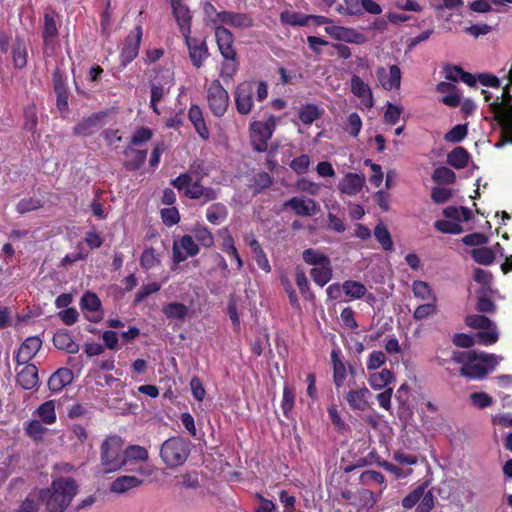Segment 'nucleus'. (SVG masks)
Masks as SVG:
<instances>
[{
    "mask_svg": "<svg viewBox=\"0 0 512 512\" xmlns=\"http://www.w3.org/2000/svg\"><path fill=\"white\" fill-rule=\"evenodd\" d=\"M452 360L461 364L460 375L471 380L484 379L498 363L495 355L474 350L454 351Z\"/></svg>",
    "mask_w": 512,
    "mask_h": 512,
    "instance_id": "f257e3e1",
    "label": "nucleus"
},
{
    "mask_svg": "<svg viewBox=\"0 0 512 512\" xmlns=\"http://www.w3.org/2000/svg\"><path fill=\"white\" fill-rule=\"evenodd\" d=\"M78 492V485L71 477L53 479L50 487L40 491V499L47 512H64Z\"/></svg>",
    "mask_w": 512,
    "mask_h": 512,
    "instance_id": "f03ea898",
    "label": "nucleus"
},
{
    "mask_svg": "<svg viewBox=\"0 0 512 512\" xmlns=\"http://www.w3.org/2000/svg\"><path fill=\"white\" fill-rule=\"evenodd\" d=\"M256 93L258 102L264 101L268 96V86L265 81H243L234 90L236 110L241 115L249 114L254 106L253 95Z\"/></svg>",
    "mask_w": 512,
    "mask_h": 512,
    "instance_id": "7ed1b4c3",
    "label": "nucleus"
},
{
    "mask_svg": "<svg viewBox=\"0 0 512 512\" xmlns=\"http://www.w3.org/2000/svg\"><path fill=\"white\" fill-rule=\"evenodd\" d=\"M201 181L200 178L193 181L191 174L181 173L171 184L191 200H200L202 204L215 201L219 196L218 190L202 185Z\"/></svg>",
    "mask_w": 512,
    "mask_h": 512,
    "instance_id": "20e7f679",
    "label": "nucleus"
},
{
    "mask_svg": "<svg viewBox=\"0 0 512 512\" xmlns=\"http://www.w3.org/2000/svg\"><path fill=\"white\" fill-rule=\"evenodd\" d=\"M189 440L173 436L163 442L160 448V457L169 468H176L185 463L191 452Z\"/></svg>",
    "mask_w": 512,
    "mask_h": 512,
    "instance_id": "39448f33",
    "label": "nucleus"
},
{
    "mask_svg": "<svg viewBox=\"0 0 512 512\" xmlns=\"http://www.w3.org/2000/svg\"><path fill=\"white\" fill-rule=\"evenodd\" d=\"M100 452L101 465L104 472H114L125 465V454L121 437L117 435L106 437L101 444Z\"/></svg>",
    "mask_w": 512,
    "mask_h": 512,
    "instance_id": "423d86ee",
    "label": "nucleus"
},
{
    "mask_svg": "<svg viewBox=\"0 0 512 512\" xmlns=\"http://www.w3.org/2000/svg\"><path fill=\"white\" fill-rule=\"evenodd\" d=\"M508 99L500 101L497 97L495 101L490 104L491 112L494 119L501 128V136L504 142L512 143V104L510 103L511 96Z\"/></svg>",
    "mask_w": 512,
    "mask_h": 512,
    "instance_id": "0eeeda50",
    "label": "nucleus"
},
{
    "mask_svg": "<svg viewBox=\"0 0 512 512\" xmlns=\"http://www.w3.org/2000/svg\"><path fill=\"white\" fill-rule=\"evenodd\" d=\"M276 127V118L271 115L266 121H254L250 125L251 144L255 151L265 152L268 141L271 139Z\"/></svg>",
    "mask_w": 512,
    "mask_h": 512,
    "instance_id": "6e6552de",
    "label": "nucleus"
},
{
    "mask_svg": "<svg viewBox=\"0 0 512 512\" xmlns=\"http://www.w3.org/2000/svg\"><path fill=\"white\" fill-rule=\"evenodd\" d=\"M174 84L173 74L169 70L161 69L157 71L155 77L150 80V107L157 115L160 114L158 103L169 93Z\"/></svg>",
    "mask_w": 512,
    "mask_h": 512,
    "instance_id": "1a4fd4ad",
    "label": "nucleus"
},
{
    "mask_svg": "<svg viewBox=\"0 0 512 512\" xmlns=\"http://www.w3.org/2000/svg\"><path fill=\"white\" fill-rule=\"evenodd\" d=\"M207 102L216 117H222L229 107V94L218 79L213 80L207 88Z\"/></svg>",
    "mask_w": 512,
    "mask_h": 512,
    "instance_id": "9d476101",
    "label": "nucleus"
},
{
    "mask_svg": "<svg viewBox=\"0 0 512 512\" xmlns=\"http://www.w3.org/2000/svg\"><path fill=\"white\" fill-rule=\"evenodd\" d=\"M143 36V28L137 25L125 38L123 47L120 51V65L125 68L135 58H137Z\"/></svg>",
    "mask_w": 512,
    "mask_h": 512,
    "instance_id": "9b49d317",
    "label": "nucleus"
},
{
    "mask_svg": "<svg viewBox=\"0 0 512 512\" xmlns=\"http://www.w3.org/2000/svg\"><path fill=\"white\" fill-rule=\"evenodd\" d=\"M217 48L224 60H236L237 50L233 33L225 26H217L214 31Z\"/></svg>",
    "mask_w": 512,
    "mask_h": 512,
    "instance_id": "f8f14e48",
    "label": "nucleus"
},
{
    "mask_svg": "<svg viewBox=\"0 0 512 512\" xmlns=\"http://www.w3.org/2000/svg\"><path fill=\"white\" fill-rule=\"evenodd\" d=\"M183 37L192 65L197 69L201 68L210 56L206 40H199L192 37L191 34L184 35Z\"/></svg>",
    "mask_w": 512,
    "mask_h": 512,
    "instance_id": "ddd939ff",
    "label": "nucleus"
},
{
    "mask_svg": "<svg viewBox=\"0 0 512 512\" xmlns=\"http://www.w3.org/2000/svg\"><path fill=\"white\" fill-rule=\"evenodd\" d=\"M173 16L179 26L182 36L191 34L192 32V15L189 7L183 0H171Z\"/></svg>",
    "mask_w": 512,
    "mask_h": 512,
    "instance_id": "4468645a",
    "label": "nucleus"
},
{
    "mask_svg": "<svg viewBox=\"0 0 512 512\" xmlns=\"http://www.w3.org/2000/svg\"><path fill=\"white\" fill-rule=\"evenodd\" d=\"M325 31L333 39H336L338 41L353 44H363L366 42V37L354 28L332 25L327 26L325 28Z\"/></svg>",
    "mask_w": 512,
    "mask_h": 512,
    "instance_id": "2eb2a0df",
    "label": "nucleus"
},
{
    "mask_svg": "<svg viewBox=\"0 0 512 512\" xmlns=\"http://www.w3.org/2000/svg\"><path fill=\"white\" fill-rule=\"evenodd\" d=\"M376 76L383 89L390 91L400 88L401 69L398 65H390L389 71L380 66L376 70Z\"/></svg>",
    "mask_w": 512,
    "mask_h": 512,
    "instance_id": "dca6fc26",
    "label": "nucleus"
},
{
    "mask_svg": "<svg viewBox=\"0 0 512 512\" xmlns=\"http://www.w3.org/2000/svg\"><path fill=\"white\" fill-rule=\"evenodd\" d=\"M42 346V341L37 336L26 338L20 345L15 357L17 365L27 364L38 353Z\"/></svg>",
    "mask_w": 512,
    "mask_h": 512,
    "instance_id": "f3484780",
    "label": "nucleus"
},
{
    "mask_svg": "<svg viewBox=\"0 0 512 512\" xmlns=\"http://www.w3.org/2000/svg\"><path fill=\"white\" fill-rule=\"evenodd\" d=\"M283 208H290L298 216L310 217L316 213L315 200L305 197H292L283 203Z\"/></svg>",
    "mask_w": 512,
    "mask_h": 512,
    "instance_id": "a211bd4d",
    "label": "nucleus"
},
{
    "mask_svg": "<svg viewBox=\"0 0 512 512\" xmlns=\"http://www.w3.org/2000/svg\"><path fill=\"white\" fill-rule=\"evenodd\" d=\"M123 155L125 157L123 167L127 171L134 172L138 171L145 163L147 158V150H141L132 146H127L123 150Z\"/></svg>",
    "mask_w": 512,
    "mask_h": 512,
    "instance_id": "6ab92c4d",
    "label": "nucleus"
},
{
    "mask_svg": "<svg viewBox=\"0 0 512 512\" xmlns=\"http://www.w3.org/2000/svg\"><path fill=\"white\" fill-rule=\"evenodd\" d=\"M105 113H93L87 118H83L73 128V134L76 136L87 137L95 132V129L100 126Z\"/></svg>",
    "mask_w": 512,
    "mask_h": 512,
    "instance_id": "aec40b11",
    "label": "nucleus"
},
{
    "mask_svg": "<svg viewBox=\"0 0 512 512\" xmlns=\"http://www.w3.org/2000/svg\"><path fill=\"white\" fill-rule=\"evenodd\" d=\"M351 91L352 93L361 100V103L366 108H371L374 105V99L372 90L367 83H365L361 77L353 75L351 78Z\"/></svg>",
    "mask_w": 512,
    "mask_h": 512,
    "instance_id": "412c9836",
    "label": "nucleus"
},
{
    "mask_svg": "<svg viewBox=\"0 0 512 512\" xmlns=\"http://www.w3.org/2000/svg\"><path fill=\"white\" fill-rule=\"evenodd\" d=\"M58 26L55 20L54 12H46L43 17L42 40L44 47L52 46L58 37Z\"/></svg>",
    "mask_w": 512,
    "mask_h": 512,
    "instance_id": "4be33fe9",
    "label": "nucleus"
},
{
    "mask_svg": "<svg viewBox=\"0 0 512 512\" xmlns=\"http://www.w3.org/2000/svg\"><path fill=\"white\" fill-rule=\"evenodd\" d=\"M25 366L17 373L16 382L25 390H31L38 384V369L34 364Z\"/></svg>",
    "mask_w": 512,
    "mask_h": 512,
    "instance_id": "5701e85b",
    "label": "nucleus"
},
{
    "mask_svg": "<svg viewBox=\"0 0 512 512\" xmlns=\"http://www.w3.org/2000/svg\"><path fill=\"white\" fill-rule=\"evenodd\" d=\"M73 372L68 368H60L54 372L49 380L48 387L53 392H59L73 381Z\"/></svg>",
    "mask_w": 512,
    "mask_h": 512,
    "instance_id": "b1692460",
    "label": "nucleus"
},
{
    "mask_svg": "<svg viewBox=\"0 0 512 512\" xmlns=\"http://www.w3.org/2000/svg\"><path fill=\"white\" fill-rule=\"evenodd\" d=\"M53 88L56 94V106L61 112L68 110V97L69 93L67 86L62 76L54 73L53 74Z\"/></svg>",
    "mask_w": 512,
    "mask_h": 512,
    "instance_id": "393cba45",
    "label": "nucleus"
},
{
    "mask_svg": "<svg viewBox=\"0 0 512 512\" xmlns=\"http://www.w3.org/2000/svg\"><path fill=\"white\" fill-rule=\"evenodd\" d=\"M370 395V391L366 387H363L357 390H350L346 394V400L352 410L364 411L368 406V398Z\"/></svg>",
    "mask_w": 512,
    "mask_h": 512,
    "instance_id": "a878e982",
    "label": "nucleus"
},
{
    "mask_svg": "<svg viewBox=\"0 0 512 512\" xmlns=\"http://www.w3.org/2000/svg\"><path fill=\"white\" fill-rule=\"evenodd\" d=\"M331 362L333 368V383L337 389L344 385L347 377L346 366L340 359V351L333 349L331 351Z\"/></svg>",
    "mask_w": 512,
    "mask_h": 512,
    "instance_id": "bb28decb",
    "label": "nucleus"
},
{
    "mask_svg": "<svg viewBox=\"0 0 512 512\" xmlns=\"http://www.w3.org/2000/svg\"><path fill=\"white\" fill-rule=\"evenodd\" d=\"M364 185V177L356 173H348L339 183V190L348 195H356Z\"/></svg>",
    "mask_w": 512,
    "mask_h": 512,
    "instance_id": "cd10ccee",
    "label": "nucleus"
},
{
    "mask_svg": "<svg viewBox=\"0 0 512 512\" xmlns=\"http://www.w3.org/2000/svg\"><path fill=\"white\" fill-rule=\"evenodd\" d=\"M53 344L59 349L70 354H76L79 351V345L74 342L67 331H58L53 336Z\"/></svg>",
    "mask_w": 512,
    "mask_h": 512,
    "instance_id": "c85d7f7f",
    "label": "nucleus"
},
{
    "mask_svg": "<svg viewBox=\"0 0 512 512\" xmlns=\"http://www.w3.org/2000/svg\"><path fill=\"white\" fill-rule=\"evenodd\" d=\"M13 64L15 68L22 69L27 65V47L25 41L17 36L12 47Z\"/></svg>",
    "mask_w": 512,
    "mask_h": 512,
    "instance_id": "c756f323",
    "label": "nucleus"
},
{
    "mask_svg": "<svg viewBox=\"0 0 512 512\" xmlns=\"http://www.w3.org/2000/svg\"><path fill=\"white\" fill-rule=\"evenodd\" d=\"M470 154L462 146L455 147L447 155V163L455 169H463L468 165Z\"/></svg>",
    "mask_w": 512,
    "mask_h": 512,
    "instance_id": "7c9ffc66",
    "label": "nucleus"
},
{
    "mask_svg": "<svg viewBox=\"0 0 512 512\" xmlns=\"http://www.w3.org/2000/svg\"><path fill=\"white\" fill-rule=\"evenodd\" d=\"M167 319L184 321L189 314L188 307L180 302H169L162 308Z\"/></svg>",
    "mask_w": 512,
    "mask_h": 512,
    "instance_id": "2f4dec72",
    "label": "nucleus"
},
{
    "mask_svg": "<svg viewBox=\"0 0 512 512\" xmlns=\"http://www.w3.org/2000/svg\"><path fill=\"white\" fill-rule=\"evenodd\" d=\"M198 245L204 248H211L214 245V236L209 228L201 223H196L191 230Z\"/></svg>",
    "mask_w": 512,
    "mask_h": 512,
    "instance_id": "473e14b6",
    "label": "nucleus"
},
{
    "mask_svg": "<svg viewBox=\"0 0 512 512\" xmlns=\"http://www.w3.org/2000/svg\"><path fill=\"white\" fill-rule=\"evenodd\" d=\"M228 217V209L221 202L211 204L206 210V219L213 225L224 222Z\"/></svg>",
    "mask_w": 512,
    "mask_h": 512,
    "instance_id": "72a5a7b5",
    "label": "nucleus"
},
{
    "mask_svg": "<svg viewBox=\"0 0 512 512\" xmlns=\"http://www.w3.org/2000/svg\"><path fill=\"white\" fill-rule=\"evenodd\" d=\"M313 281L320 287L325 286L332 279L331 260L310 270Z\"/></svg>",
    "mask_w": 512,
    "mask_h": 512,
    "instance_id": "f704fd0d",
    "label": "nucleus"
},
{
    "mask_svg": "<svg viewBox=\"0 0 512 512\" xmlns=\"http://www.w3.org/2000/svg\"><path fill=\"white\" fill-rule=\"evenodd\" d=\"M323 110L317 105L306 103L298 110V118L305 125H311L314 121L321 118Z\"/></svg>",
    "mask_w": 512,
    "mask_h": 512,
    "instance_id": "c9c22d12",
    "label": "nucleus"
},
{
    "mask_svg": "<svg viewBox=\"0 0 512 512\" xmlns=\"http://www.w3.org/2000/svg\"><path fill=\"white\" fill-rule=\"evenodd\" d=\"M143 480L136 476H120L111 484V491L115 493H124L132 488L142 484Z\"/></svg>",
    "mask_w": 512,
    "mask_h": 512,
    "instance_id": "e433bc0d",
    "label": "nucleus"
},
{
    "mask_svg": "<svg viewBox=\"0 0 512 512\" xmlns=\"http://www.w3.org/2000/svg\"><path fill=\"white\" fill-rule=\"evenodd\" d=\"M39 420L47 425H52L56 422V412H55V401L48 400L42 403L34 412Z\"/></svg>",
    "mask_w": 512,
    "mask_h": 512,
    "instance_id": "4c0bfd02",
    "label": "nucleus"
},
{
    "mask_svg": "<svg viewBox=\"0 0 512 512\" xmlns=\"http://www.w3.org/2000/svg\"><path fill=\"white\" fill-rule=\"evenodd\" d=\"M310 20L311 16L304 15L295 11L284 10L280 14V21L284 25L303 27L307 26Z\"/></svg>",
    "mask_w": 512,
    "mask_h": 512,
    "instance_id": "58836bf2",
    "label": "nucleus"
},
{
    "mask_svg": "<svg viewBox=\"0 0 512 512\" xmlns=\"http://www.w3.org/2000/svg\"><path fill=\"white\" fill-rule=\"evenodd\" d=\"M470 255L476 263L484 266H489L495 261V251L492 247L473 248Z\"/></svg>",
    "mask_w": 512,
    "mask_h": 512,
    "instance_id": "ea45409f",
    "label": "nucleus"
},
{
    "mask_svg": "<svg viewBox=\"0 0 512 512\" xmlns=\"http://www.w3.org/2000/svg\"><path fill=\"white\" fill-rule=\"evenodd\" d=\"M394 380V374L389 369H382L380 372L372 373L369 377V384L373 389H382Z\"/></svg>",
    "mask_w": 512,
    "mask_h": 512,
    "instance_id": "a19ab883",
    "label": "nucleus"
},
{
    "mask_svg": "<svg viewBox=\"0 0 512 512\" xmlns=\"http://www.w3.org/2000/svg\"><path fill=\"white\" fill-rule=\"evenodd\" d=\"M38 116L35 104H30L24 109V124L23 127L26 131L30 132L33 136L40 135L37 133Z\"/></svg>",
    "mask_w": 512,
    "mask_h": 512,
    "instance_id": "79ce46f5",
    "label": "nucleus"
},
{
    "mask_svg": "<svg viewBox=\"0 0 512 512\" xmlns=\"http://www.w3.org/2000/svg\"><path fill=\"white\" fill-rule=\"evenodd\" d=\"M342 290L351 299H361L366 295L367 289L364 284L355 280H346L342 284Z\"/></svg>",
    "mask_w": 512,
    "mask_h": 512,
    "instance_id": "37998d69",
    "label": "nucleus"
},
{
    "mask_svg": "<svg viewBox=\"0 0 512 512\" xmlns=\"http://www.w3.org/2000/svg\"><path fill=\"white\" fill-rule=\"evenodd\" d=\"M374 236L379 242L383 250L391 251L393 249V241L391 234L383 223H378L374 228Z\"/></svg>",
    "mask_w": 512,
    "mask_h": 512,
    "instance_id": "c03bdc74",
    "label": "nucleus"
},
{
    "mask_svg": "<svg viewBox=\"0 0 512 512\" xmlns=\"http://www.w3.org/2000/svg\"><path fill=\"white\" fill-rule=\"evenodd\" d=\"M302 258L305 263L313 265L314 267L320 266L330 261L327 255L313 248L305 249L302 253Z\"/></svg>",
    "mask_w": 512,
    "mask_h": 512,
    "instance_id": "a18cd8bd",
    "label": "nucleus"
},
{
    "mask_svg": "<svg viewBox=\"0 0 512 512\" xmlns=\"http://www.w3.org/2000/svg\"><path fill=\"white\" fill-rule=\"evenodd\" d=\"M432 180L437 184H454L456 174L450 168L441 166L434 170Z\"/></svg>",
    "mask_w": 512,
    "mask_h": 512,
    "instance_id": "49530a36",
    "label": "nucleus"
},
{
    "mask_svg": "<svg viewBox=\"0 0 512 512\" xmlns=\"http://www.w3.org/2000/svg\"><path fill=\"white\" fill-rule=\"evenodd\" d=\"M295 404V390L290 385H284L283 387V398L281 402V408L285 417L289 418V414L294 408Z\"/></svg>",
    "mask_w": 512,
    "mask_h": 512,
    "instance_id": "de8ad7c7",
    "label": "nucleus"
},
{
    "mask_svg": "<svg viewBox=\"0 0 512 512\" xmlns=\"http://www.w3.org/2000/svg\"><path fill=\"white\" fill-rule=\"evenodd\" d=\"M465 324L473 329H490L493 322L485 315L473 314L465 318Z\"/></svg>",
    "mask_w": 512,
    "mask_h": 512,
    "instance_id": "09e8293b",
    "label": "nucleus"
},
{
    "mask_svg": "<svg viewBox=\"0 0 512 512\" xmlns=\"http://www.w3.org/2000/svg\"><path fill=\"white\" fill-rule=\"evenodd\" d=\"M81 307L83 310L96 313L101 311L102 304L101 300L95 293L86 292L81 298Z\"/></svg>",
    "mask_w": 512,
    "mask_h": 512,
    "instance_id": "8fccbe9b",
    "label": "nucleus"
},
{
    "mask_svg": "<svg viewBox=\"0 0 512 512\" xmlns=\"http://www.w3.org/2000/svg\"><path fill=\"white\" fill-rule=\"evenodd\" d=\"M44 423H42L40 420L33 419L30 422H28L26 426V434L31 439L35 441H40L43 439L44 435L47 432V428L43 426Z\"/></svg>",
    "mask_w": 512,
    "mask_h": 512,
    "instance_id": "3c124183",
    "label": "nucleus"
},
{
    "mask_svg": "<svg viewBox=\"0 0 512 512\" xmlns=\"http://www.w3.org/2000/svg\"><path fill=\"white\" fill-rule=\"evenodd\" d=\"M160 264V259L153 247L145 248L140 257V265L145 270H150Z\"/></svg>",
    "mask_w": 512,
    "mask_h": 512,
    "instance_id": "603ef678",
    "label": "nucleus"
},
{
    "mask_svg": "<svg viewBox=\"0 0 512 512\" xmlns=\"http://www.w3.org/2000/svg\"><path fill=\"white\" fill-rule=\"evenodd\" d=\"M239 70V59L238 56H236V60L229 61L224 60L221 64L220 68V77L228 82L233 79V77L237 74Z\"/></svg>",
    "mask_w": 512,
    "mask_h": 512,
    "instance_id": "864d4df0",
    "label": "nucleus"
},
{
    "mask_svg": "<svg viewBox=\"0 0 512 512\" xmlns=\"http://www.w3.org/2000/svg\"><path fill=\"white\" fill-rule=\"evenodd\" d=\"M177 243L189 257L196 256L200 251L199 245L194 241L193 236L191 235L185 234L181 236Z\"/></svg>",
    "mask_w": 512,
    "mask_h": 512,
    "instance_id": "5fc2aeb1",
    "label": "nucleus"
},
{
    "mask_svg": "<svg viewBox=\"0 0 512 512\" xmlns=\"http://www.w3.org/2000/svg\"><path fill=\"white\" fill-rule=\"evenodd\" d=\"M254 25L253 17L248 13H232L230 26L237 29L251 28Z\"/></svg>",
    "mask_w": 512,
    "mask_h": 512,
    "instance_id": "6e6d98bb",
    "label": "nucleus"
},
{
    "mask_svg": "<svg viewBox=\"0 0 512 512\" xmlns=\"http://www.w3.org/2000/svg\"><path fill=\"white\" fill-rule=\"evenodd\" d=\"M468 133L467 125L458 124L451 128L445 135L444 140L449 143L461 142Z\"/></svg>",
    "mask_w": 512,
    "mask_h": 512,
    "instance_id": "4d7b16f0",
    "label": "nucleus"
},
{
    "mask_svg": "<svg viewBox=\"0 0 512 512\" xmlns=\"http://www.w3.org/2000/svg\"><path fill=\"white\" fill-rule=\"evenodd\" d=\"M43 207L42 201L37 198H23L17 205L16 210L19 214H25L31 211L38 210Z\"/></svg>",
    "mask_w": 512,
    "mask_h": 512,
    "instance_id": "13d9d810",
    "label": "nucleus"
},
{
    "mask_svg": "<svg viewBox=\"0 0 512 512\" xmlns=\"http://www.w3.org/2000/svg\"><path fill=\"white\" fill-rule=\"evenodd\" d=\"M125 463L127 460L145 461L148 459V451L139 445H130L124 450Z\"/></svg>",
    "mask_w": 512,
    "mask_h": 512,
    "instance_id": "bf43d9fd",
    "label": "nucleus"
},
{
    "mask_svg": "<svg viewBox=\"0 0 512 512\" xmlns=\"http://www.w3.org/2000/svg\"><path fill=\"white\" fill-rule=\"evenodd\" d=\"M362 128V120L358 113L353 112L349 114L347 122L345 124V131L352 137H357Z\"/></svg>",
    "mask_w": 512,
    "mask_h": 512,
    "instance_id": "052dcab7",
    "label": "nucleus"
},
{
    "mask_svg": "<svg viewBox=\"0 0 512 512\" xmlns=\"http://www.w3.org/2000/svg\"><path fill=\"white\" fill-rule=\"evenodd\" d=\"M152 137L153 130L148 127L141 126L136 128V130L133 132L130 139V143L131 145L138 146L144 142L151 140Z\"/></svg>",
    "mask_w": 512,
    "mask_h": 512,
    "instance_id": "680f3d73",
    "label": "nucleus"
},
{
    "mask_svg": "<svg viewBox=\"0 0 512 512\" xmlns=\"http://www.w3.org/2000/svg\"><path fill=\"white\" fill-rule=\"evenodd\" d=\"M295 281L301 295L305 299H311L313 297V294L310 293L308 280L303 270L299 268L296 269Z\"/></svg>",
    "mask_w": 512,
    "mask_h": 512,
    "instance_id": "e2e57ef3",
    "label": "nucleus"
},
{
    "mask_svg": "<svg viewBox=\"0 0 512 512\" xmlns=\"http://www.w3.org/2000/svg\"><path fill=\"white\" fill-rule=\"evenodd\" d=\"M424 484L419 485L402 499V506L405 509L413 508L423 496Z\"/></svg>",
    "mask_w": 512,
    "mask_h": 512,
    "instance_id": "0e129e2a",
    "label": "nucleus"
},
{
    "mask_svg": "<svg viewBox=\"0 0 512 512\" xmlns=\"http://www.w3.org/2000/svg\"><path fill=\"white\" fill-rule=\"evenodd\" d=\"M434 227L438 231L447 234H460L463 231L462 226L459 223L448 220H437L434 223Z\"/></svg>",
    "mask_w": 512,
    "mask_h": 512,
    "instance_id": "69168bd1",
    "label": "nucleus"
},
{
    "mask_svg": "<svg viewBox=\"0 0 512 512\" xmlns=\"http://www.w3.org/2000/svg\"><path fill=\"white\" fill-rule=\"evenodd\" d=\"M161 289V285L157 282H152L143 285L135 294L134 303L143 302L149 295L158 292Z\"/></svg>",
    "mask_w": 512,
    "mask_h": 512,
    "instance_id": "338daca9",
    "label": "nucleus"
},
{
    "mask_svg": "<svg viewBox=\"0 0 512 512\" xmlns=\"http://www.w3.org/2000/svg\"><path fill=\"white\" fill-rule=\"evenodd\" d=\"M471 404L479 409H484L493 404V398L485 392H474L470 394Z\"/></svg>",
    "mask_w": 512,
    "mask_h": 512,
    "instance_id": "774afa93",
    "label": "nucleus"
}]
</instances>
